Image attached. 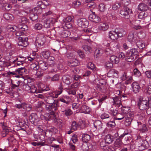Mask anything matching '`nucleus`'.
Listing matches in <instances>:
<instances>
[{
  "mask_svg": "<svg viewBox=\"0 0 151 151\" xmlns=\"http://www.w3.org/2000/svg\"><path fill=\"white\" fill-rule=\"evenodd\" d=\"M122 144V143L119 139H118L115 142L114 146L115 147V149H116L121 147Z\"/></svg>",
  "mask_w": 151,
  "mask_h": 151,
  "instance_id": "43",
  "label": "nucleus"
},
{
  "mask_svg": "<svg viewBox=\"0 0 151 151\" xmlns=\"http://www.w3.org/2000/svg\"><path fill=\"white\" fill-rule=\"evenodd\" d=\"M19 22L22 24H24L27 22V19L26 17H21L18 19Z\"/></svg>",
  "mask_w": 151,
  "mask_h": 151,
  "instance_id": "59",
  "label": "nucleus"
},
{
  "mask_svg": "<svg viewBox=\"0 0 151 151\" xmlns=\"http://www.w3.org/2000/svg\"><path fill=\"white\" fill-rule=\"evenodd\" d=\"M138 17L139 19H148V20L151 19L150 17L148 16L147 13L144 12H140L138 14Z\"/></svg>",
  "mask_w": 151,
  "mask_h": 151,
  "instance_id": "16",
  "label": "nucleus"
},
{
  "mask_svg": "<svg viewBox=\"0 0 151 151\" xmlns=\"http://www.w3.org/2000/svg\"><path fill=\"white\" fill-rule=\"evenodd\" d=\"M115 32L116 33L118 37H122L124 35L125 31L122 29L120 28H116L115 29Z\"/></svg>",
  "mask_w": 151,
  "mask_h": 151,
  "instance_id": "24",
  "label": "nucleus"
},
{
  "mask_svg": "<svg viewBox=\"0 0 151 151\" xmlns=\"http://www.w3.org/2000/svg\"><path fill=\"white\" fill-rule=\"evenodd\" d=\"M55 129V128H51L45 130V136L48 138L51 137L54 132V130Z\"/></svg>",
  "mask_w": 151,
  "mask_h": 151,
  "instance_id": "22",
  "label": "nucleus"
},
{
  "mask_svg": "<svg viewBox=\"0 0 151 151\" xmlns=\"http://www.w3.org/2000/svg\"><path fill=\"white\" fill-rule=\"evenodd\" d=\"M70 35V32L68 30H64L61 33V36L63 37H66Z\"/></svg>",
  "mask_w": 151,
  "mask_h": 151,
  "instance_id": "52",
  "label": "nucleus"
},
{
  "mask_svg": "<svg viewBox=\"0 0 151 151\" xmlns=\"http://www.w3.org/2000/svg\"><path fill=\"white\" fill-rule=\"evenodd\" d=\"M116 124L114 121H110L107 123L106 126L108 127H111L113 128L114 127Z\"/></svg>",
  "mask_w": 151,
  "mask_h": 151,
  "instance_id": "57",
  "label": "nucleus"
},
{
  "mask_svg": "<svg viewBox=\"0 0 151 151\" xmlns=\"http://www.w3.org/2000/svg\"><path fill=\"white\" fill-rule=\"evenodd\" d=\"M94 127L96 129H100L102 128V123L99 120H96L93 123Z\"/></svg>",
  "mask_w": 151,
  "mask_h": 151,
  "instance_id": "29",
  "label": "nucleus"
},
{
  "mask_svg": "<svg viewBox=\"0 0 151 151\" xmlns=\"http://www.w3.org/2000/svg\"><path fill=\"white\" fill-rule=\"evenodd\" d=\"M3 7L6 10H9L12 7V6L7 3H3Z\"/></svg>",
  "mask_w": 151,
  "mask_h": 151,
  "instance_id": "56",
  "label": "nucleus"
},
{
  "mask_svg": "<svg viewBox=\"0 0 151 151\" xmlns=\"http://www.w3.org/2000/svg\"><path fill=\"white\" fill-rule=\"evenodd\" d=\"M45 41V38L43 35H38L36 37V42L40 46L43 45Z\"/></svg>",
  "mask_w": 151,
  "mask_h": 151,
  "instance_id": "13",
  "label": "nucleus"
},
{
  "mask_svg": "<svg viewBox=\"0 0 151 151\" xmlns=\"http://www.w3.org/2000/svg\"><path fill=\"white\" fill-rule=\"evenodd\" d=\"M81 4V2L79 1H74L72 4V6L75 8H77Z\"/></svg>",
  "mask_w": 151,
  "mask_h": 151,
  "instance_id": "63",
  "label": "nucleus"
},
{
  "mask_svg": "<svg viewBox=\"0 0 151 151\" xmlns=\"http://www.w3.org/2000/svg\"><path fill=\"white\" fill-rule=\"evenodd\" d=\"M78 61L75 58L73 59L69 60L68 62V64L70 67L73 68L78 65Z\"/></svg>",
  "mask_w": 151,
  "mask_h": 151,
  "instance_id": "17",
  "label": "nucleus"
},
{
  "mask_svg": "<svg viewBox=\"0 0 151 151\" xmlns=\"http://www.w3.org/2000/svg\"><path fill=\"white\" fill-rule=\"evenodd\" d=\"M130 111V109L129 107L123 106L121 107V113L123 114L124 115L129 114V112Z\"/></svg>",
  "mask_w": 151,
  "mask_h": 151,
  "instance_id": "35",
  "label": "nucleus"
},
{
  "mask_svg": "<svg viewBox=\"0 0 151 151\" xmlns=\"http://www.w3.org/2000/svg\"><path fill=\"white\" fill-rule=\"evenodd\" d=\"M109 60L113 64H117L119 62V58L116 56L112 55L110 57Z\"/></svg>",
  "mask_w": 151,
  "mask_h": 151,
  "instance_id": "28",
  "label": "nucleus"
},
{
  "mask_svg": "<svg viewBox=\"0 0 151 151\" xmlns=\"http://www.w3.org/2000/svg\"><path fill=\"white\" fill-rule=\"evenodd\" d=\"M130 22L132 27L136 29H140L141 28L140 26L136 24V23L135 22V20H130Z\"/></svg>",
  "mask_w": 151,
  "mask_h": 151,
  "instance_id": "39",
  "label": "nucleus"
},
{
  "mask_svg": "<svg viewBox=\"0 0 151 151\" xmlns=\"http://www.w3.org/2000/svg\"><path fill=\"white\" fill-rule=\"evenodd\" d=\"M3 16L4 19L6 20H12L14 19V17L13 15L9 13H4L3 14Z\"/></svg>",
  "mask_w": 151,
  "mask_h": 151,
  "instance_id": "34",
  "label": "nucleus"
},
{
  "mask_svg": "<svg viewBox=\"0 0 151 151\" xmlns=\"http://www.w3.org/2000/svg\"><path fill=\"white\" fill-rule=\"evenodd\" d=\"M121 4L118 2H116L113 6L112 9L113 10H116L120 8Z\"/></svg>",
  "mask_w": 151,
  "mask_h": 151,
  "instance_id": "55",
  "label": "nucleus"
},
{
  "mask_svg": "<svg viewBox=\"0 0 151 151\" xmlns=\"http://www.w3.org/2000/svg\"><path fill=\"white\" fill-rule=\"evenodd\" d=\"M88 19L90 21L96 23L99 22L101 21L100 17L96 15L94 12L89 15Z\"/></svg>",
  "mask_w": 151,
  "mask_h": 151,
  "instance_id": "11",
  "label": "nucleus"
},
{
  "mask_svg": "<svg viewBox=\"0 0 151 151\" xmlns=\"http://www.w3.org/2000/svg\"><path fill=\"white\" fill-rule=\"evenodd\" d=\"M81 149L83 151H88V150H91L92 149V146L88 145L86 142L83 143L81 146Z\"/></svg>",
  "mask_w": 151,
  "mask_h": 151,
  "instance_id": "19",
  "label": "nucleus"
},
{
  "mask_svg": "<svg viewBox=\"0 0 151 151\" xmlns=\"http://www.w3.org/2000/svg\"><path fill=\"white\" fill-rule=\"evenodd\" d=\"M43 27L42 25L40 23H37L35 25L34 28L36 30H40Z\"/></svg>",
  "mask_w": 151,
  "mask_h": 151,
  "instance_id": "60",
  "label": "nucleus"
},
{
  "mask_svg": "<svg viewBox=\"0 0 151 151\" xmlns=\"http://www.w3.org/2000/svg\"><path fill=\"white\" fill-rule=\"evenodd\" d=\"M34 10V12L37 14H40L42 12V9L40 6L35 7Z\"/></svg>",
  "mask_w": 151,
  "mask_h": 151,
  "instance_id": "51",
  "label": "nucleus"
},
{
  "mask_svg": "<svg viewBox=\"0 0 151 151\" xmlns=\"http://www.w3.org/2000/svg\"><path fill=\"white\" fill-rule=\"evenodd\" d=\"M27 72V70L24 67H22L18 68L16 70V72L19 74L20 75H22Z\"/></svg>",
  "mask_w": 151,
  "mask_h": 151,
  "instance_id": "27",
  "label": "nucleus"
},
{
  "mask_svg": "<svg viewBox=\"0 0 151 151\" xmlns=\"http://www.w3.org/2000/svg\"><path fill=\"white\" fill-rule=\"evenodd\" d=\"M104 52L106 55H109L113 53V52L109 48H106L104 50Z\"/></svg>",
  "mask_w": 151,
  "mask_h": 151,
  "instance_id": "58",
  "label": "nucleus"
},
{
  "mask_svg": "<svg viewBox=\"0 0 151 151\" xmlns=\"http://www.w3.org/2000/svg\"><path fill=\"white\" fill-rule=\"evenodd\" d=\"M109 37L111 40H115L118 38V36L116 32H115V30L114 31H110L109 32Z\"/></svg>",
  "mask_w": 151,
  "mask_h": 151,
  "instance_id": "23",
  "label": "nucleus"
},
{
  "mask_svg": "<svg viewBox=\"0 0 151 151\" xmlns=\"http://www.w3.org/2000/svg\"><path fill=\"white\" fill-rule=\"evenodd\" d=\"M38 68L43 70H45L47 68V66L46 63L42 61H40L38 63Z\"/></svg>",
  "mask_w": 151,
  "mask_h": 151,
  "instance_id": "26",
  "label": "nucleus"
},
{
  "mask_svg": "<svg viewBox=\"0 0 151 151\" xmlns=\"http://www.w3.org/2000/svg\"><path fill=\"white\" fill-rule=\"evenodd\" d=\"M131 74L132 76L137 77H139L141 75L140 71L137 68H135L134 70L133 73H131Z\"/></svg>",
  "mask_w": 151,
  "mask_h": 151,
  "instance_id": "42",
  "label": "nucleus"
},
{
  "mask_svg": "<svg viewBox=\"0 0 151 151\" xmlns=\"http://www.w3.org/2000/svg\"><path fill=\"white\" fill-rule=\"evenodd\" d=\"M104 140L106 143L111 144L113 141V137L110 134H108L105 136Z\"/></svg>",
  "mask_w": 151,
  "mask_h": 151,
  "instance_id": "25",
  "label": "nucleus"
},
{
  "mask_svg": "<svg viewBox=\"0 0 151 151\" xmlns=\"http://www.w3.org/2000/svg\"><path fill=\"white\" fill-rule=\"evenodd\" d=\"M139 10L140 11H147L148 9V7L146 4L143 3L140 4L138 6Z\"/></svg>",
  "mask_w": 151,
  "mask_h": 151,
  "instance_id": "30",
  "label": "nucleus"
},
{
  "mask_svg": "<svg viewBox=\"0 0 151 151\" xmlns=\"http://www.w3.org/2000/svg\"><path fill=\"white\" fill-rule=\"evenodd\" d=\"M29 17L32 21H34L38 19V16L35 13H31L29 15Z\"/></svg>",
  "mask_w": 151,
  "mask_h": 151,
  "instance_id": "47",
  "label": "nucleus"
},
{
  "mask_svg": "<svg viewBox=\"0 0 151 151\" xmlns=\"http://www.w3.org/2000/svg\"><path fill=\"white\" fill-rule=\"evenodd\" d=\"M125 121V124L126 126H129L130 125L131 122L132 121V119H124V120Z\"/></svg>",
  "mask_w": 151,
  "mask_h": 151,
  "instance_id": "61",
  "label": "nucleus"
},
{
  "mask_svg": "<svg viewBox=\"0 0 151 151\" xmlns=\"http://www.w3.org/2000/svg\"><path fill=\"white\" fill-rule=\"evenodd\" d=\"M136 45L137 47L140 49H142L145 47L144 41L141 40L138 41L136 43Z\"/></svg>",
  "mask_w": 151,
  "mask_h": 151,
  "instance_id": "36",
  "label": "nucleus"
},
{
  "mask_svg": "<svg viewBox=\"0 0 151 151\" xmlns=\"http://www.w3.org/2000/svg\"><path fill=\"white\" fill-rule=\"evenodd\" d=\"M132 86L133 91L135 93H138L140 89V87L139 84L136 82H133L132 84Z\"/></svg>",
  "mask_w": 151,
  "mask_h": 151,
  "instance_id": "15",
  "label": "nucleus"
},
{
  "mask_svg": "<svg viewBox=\"0 0 151 151\" xmlns=\"http://www.w3.org/2000/svg\"><path fill=\"white\" fill-rule=\"evenodd\" d=\"M4 124H3V129L1 133V136L2 137H6L9 132V129H8L6 128H4Z\"/></svg>",
  "mask_w": 151,
  "mask_h": 151,
  "instance_id": "49",
  "label": "nucleus"
},
{
  "mask_svg": "<svg viewBox=\"0 0 151 151\" xmlns=\"http://www.w3.org/2000/svg\"><path fill=\"white\" fill-rule=\"evenodd\" d=\"M81 111L82 112L86 114L90 112L91 109L88 106L85 105H83L81 107Z\"/></svg>",
  "mask_w": 151,
  "mask_h": 151,
  "instance_id": "31",
  "label": "nucleus"
},
{
  "mask_svg": "<svg viewBox=\"0 0 151 151\" xmlns=\"http://www.w3.org/2000/svg\"><path fill=\"white\" fill-rule=\"evenodd\" d=\"M54 20L53 18H51L45 21L44 22V27L46 28H48L52 25V21Z\"/></svg>",
  "mask_w": 151,
  "mask_h": 151,
  "instance_id": "18",
  "label": "nucleus"
},
{
  "mask_svg": "<svg viewBox=\"0 0 151 151\" xmlns=\"http://www.w3.org/2000/svg\"><path fill=\"white\" fill-rule=\"evenodd\" d=\"M29 120L32 124L36 126L39 124L40 119L35 113H32L29 117Z\"/></svg>",
  "mask_w": 151,
  "mask_h": 151,
  "instance_id": "7",
  "label": "nucleus"
},
{
  "mask_svg": "<svg viewBox=\"0 0 151 151\" xmlns=\"http://www.w3.org/2000/svg\"><path fill=\"white\" fill-rule=\"evenodd\" d=\"M61 93V91H55L51 92L49 94L47 98V103L50 104H46L45 106V109L49 113L45 114L44 115H41L40 117L41 119L46 121L52 120L54 122L60 121L61 120L58 118V114L57 113L55 112L58 109L59 106V103L57 100L52 99L50 100V99L56 98Z\"/></svg>",
  "mask_w": 151,
  "mask_h": 151,
  "instance_id": "1",
  "label": "nucleus"
},
{
  "mask_svg": "<svg viewBox=\"0 0 151 151\" xmlns=\"http://www.w3.org/2000/svg\"><path fill=\"white\" fill-rule=\"evenodd\" d=\"M118 72L117 71L113 69L110 70L107 74L110 76L117 78L118 77Z\"/></svg>",
  "mask_w": 151,
  "mask_h": 151,
  "instance_id": "32",
  "label": "nucleus"
},
{
  "mask_svg": "<svg viewBox=\"0 0 151 151\" xmlns=\"http://www.w3.org/2000/svg\"><path fill=\"white\" fill-rule=\"evenodd\" d=\"M66 105H63L61 106V110L62 112H63L64 115L66 116H69L73 114L72 110L69 108H65Z\"/></svg>",
  "mask_w": 151,
  "mask_h": 151,
  "instance_id": "8",
  "label": "nucleus"
},
{
  "mask_svg": "<svg viewBox=\"0 0 151 151\" xmlns=\"http://www.w3.org/2000/svg\"><path fill=\"white\" fill-rule=\"evenodd\" d=\"M83 49L88 54L91 53L92 52V48L87 45H84L83 47Z\"/></svg>",
  "mask_w": 151,
  "mask_h": 151,
  "instance_id": "48",
  "label": "nucleus"
},
{
  "mask_svg": "<svg viewBox=\"0 0 151 151\" xmlns=\"http://www.w3.org/2000/svg\"><path fill=\"white\" fill-rule=\"evenodd\" d=\"M6 28L7 30L13 32L18 31L19 29L16 26L11 25H8Z\"/></svg>",
  "mask_w": 151,
  "mask_h": 151,
  "instance_id": "37",
  "label": "nucleus"
},
{
  "mask_svg": "<svg viewBox=\"0 0 151 151\" xmlns=\"http://www.w3.org/2000/svg\"><path fill=\"white\" fill-rule=\"evenodd\" d=\"M19 41L18 44L19 45L26 47L28 45V39L27 37L25 36L19 37L18 38Z\"/></svg>",
  "mask_w": 151,
  "mask_h": 151,
  "instance_id": "9",
  "label": "nucleus"
},
{
  "mask_svg": "<svg viewBox=\"0 0 151 151\" xmlns=\"http://www.w3.org/2000/svg\"><path fill=\"white\" fill-rule=\"evenodd\" d=\"M145 91L148 94H151V85H148L145 89Z\"/></svg>",
  "mask_w": 151,
  "mask_h": 151,
  "instance_id": "64",
  "label": "nucleus"
},
{
  "mask_svg": "<svg viewBox=\"0 0 151 151\" xmlns=\"http://www.w3.org/2000/svg\"><path fill=\"white\" fill-rule=\"evenodd\" d=\"M109 28L108 24L105 22L101 23L99 26V29L100 30L105 31L107 30Z\"/></svg>",
  "mask_w": 151,
  "mask_h": 151,
  "instance_id": "21",
  "label": "nucleus"
},
{
  "mask_svg": "<svg viewBox=\"0 0 151 151\" xmlns=\"http://www.w3.org/2000/svg\"><path fill=\"white\" fill-rule=\"evenodd\" d=\"M143 137L140 136H137V142H138L137 145L138 149L140 151H142L146 149L149 147V144L147 141L143 139Z\"/></svg>",
  "mask_w": 151,
  "mask_h": 151,
  "instance_id": "3",
  "label": "nucleus"
},
{
  "mask_svg": "<svg viewBox=\"0 0 151 151\" xmlns=\"http://www.w3.org/2000/svg\"><path fill=\"white\" fill-rule=\"evenodd\" d=\"M91 139V137L90 135L87 134H84L82 136V139L83 141L86 142L90 140Z\"/></svg>",
  "mask_w": 151,
  "mask_h": 151,
  "instance_id": "45",
  "label": "nucleus"
},
{
  "mask_svg": "<svg viewBox=\"0 0 151 151\" xmlns=\"http://www.w3.org/2000/svg\"><path fill=\"white\" fill-rule=\"evenodd\" d=\"M132 12L131 9L128 7H125L123 9L120 11V13L123 17L126 19H128L130 17L129 14H131Z\"/></svg>",
  "mask_w": 151,
  "mask_h": 151,
  "instance_id": "6",
  "label": "nucleus"
},
{
  "mask_svg": "<svg viewBox=\"0 0 151 151\" xmlns=\"http://www.w3.org/2000/svg\"><path fill=\"white\" fill-rule=\"evenodd\" d=\"M59 100L62 102L68 105L70 101L71 98L67 96H63L59 98Z\"/></svg>",
  "mask_w": 151,
  "mask_h": 151,
  "instance_id": "14",
  "label": "nucleus"
},
{
  "mask_svg": "<svg viewBox=\"0 0 151 151\" xmlns=\"http://www.w3.org/2000/svg\"><path fill=\"white\" fill-rule=\"evenodd\" d=\"M99 10L102 12H103L105 11V6L103 3H101L99 5Z\"/></svg>",
  "mask_w": 151,
  "mask_h": 151,
  "instance_id": "62",
  "label": "nucleus"
},
{
  "mask_svg": "<svg viewBox=\"0 0 151 151\" xmlns=\"http://www.w3.org/2000/svg\"><path fill=\"white\" fill-rule=\"evenodd\" d=\"M114 103L115 104H118L120 103L121 98L119 96H117L113 98Z\"/></svg>",
  "mask_w": 151,
  "mask_h": 151,
  "instance_id": "53",
  "label": "nucleus"
},
{
  "mask_svg": "<svg viewBox=\"0 0 151 151\" xmlns=\"http://www.w3.org/2000/svg\"><path fill=\"white\" fill-rule=\"evenodd\" d=\"M41 54L45 59H47L50 57V52L49 50H44L42 52Z\"/></svg>",
  "mask_w": 151,
  "mask_h": 151,
  "instance_id": "40",
  "label": "nucleus"
},
{
  "mask_svg": "<svg viewBox=\"0 0 151 151\" xmlns=\"http://www.w3.org/2000/svg\"><path fill=\"white\" fill-rule=\"evenodd\" d=\"M73 16H68L64 20L65 25L68 28H70L72 27V24L71 23L73 22Z\"/></svg>",
  "mask_w": 151,
  "mask_h": 151,
  "instance_id": "12",
  "label": "nucleus"
},
{
  "mask_svg": "<svg viewBox=\"0 0 151 151\" xmlns=\"http://www.w3.org/2000/svg\"><path fill=\"white\" fill-rule=\"evenodd\" d=\"M151 103V97L149 96L147 99H145L142 96H140L138 98L137 106L141 110L147 109L149 104Z\"/></svg>",
  "mask_w": 151,
  "mask_h": 151,
  "instance_id": "2",
  "label": "nucleus"
},
{
  "mask_svg": "<svg viewBox=\"0 0 151 151\" xmlns=\"http://www.w3.org/2000/svg\"><path fill=\"white\" fill-rule=\"evenodd\" d=\"M138 51V49L135 48H132L128 50L126 52V60L129 62L133 61L135 60L133 56L137 55Z\"/></svg>",
  "mask_w": 151,
  "mask_h": 151,
  "instance_id": "4",
  "label": "nucleus"
},
{
  "mask_svg": "<svg viewBox=\"0 0 151 151\" xmlns=\"http://www.w3.org/2000/svg\"><path fill=\"white\" fill-rule=\"evenodd\" d=\"M137 39V33L135 30L131 31L129 33L127 40L131 43L135 42Z\"/></svg>",
  "mask_w": 151,
  "mask_h": 151,
  "instance_id": "5",
  "label": "nucleus"
},
{
  "mask_svg": "<svg viewBox=\"0 0 151 151\" xmlns=\"http://www.w3.org/2000/svg\"><path fill=\"white\" fill-rule=\"evenodd\" d=\"M48 62L50 66H54L56 64L55 58L54 57H51L48 60Z\"/></svg>",
  "mask_w": 151,
  "mask_h": 151,
  "instance_id": "41",
  "label": "nucleus"
},
{
  "mask_svg": "<svg viewBox=\"0 0 151 151\" xmlns=\"http://www.w3.org/2000/svg\"><path fill=\"white\" fill-rule=\"evenodd\" d=\"M103 53V50L100 48L96 49L95 51V54L96 56L101 55Z\"/></svg>",
  "mask_w": 151,
  "mask_h": 151,
  "instance_id": "54",
  "label": "nucleus"
},
{
  "mask_svg": "<svg viewBox=\"0 0 151 151\" xmlns=\"http://www.w3.org/2000/svg\"><path fill=\"white\" fill-rule=\"evenodd\" d=\"M100 117L103 120L104 119L110 120L111 119V116H110L109 114L106 113L102 114L100 116Z\"/></svg>",
  "mask_w": 151,
  "mask_h": 151,
  "instance_id": "46",
  "label": "nucleus"
},
{
  "mask_svg": "<svg viewBox=\"0 0 151 151\" xmlns=\"http://www.w3.org/2000/svg\"><path fill=\"white\" fill-rule=\"evenodd\" d=\"M62 80L64 83L66 84H69L71 82V80L68 76H64L62 77Z\"/></svg>",
  "mask_w": 151,
  "mask_h": 151,
  "instance_id": "38",
  "label": "nucleus"
},
{
  "mask_svg": "<svg viewBox=\"0 0 151 151\" xmlns=\"http://www.w3.org/2000/svg\"><path fill=\"white\" fill-rule=\"evenodd\" d=\"M78 25L83 28L86 27L88 25V22L85 18H81L78 19L77 20Z\"/></svg>",
  "mask_w": 151,
  "mask_h": 151,
  "instance_id": "10",
  "label": "nucleus"
},
{
  "mask_svg": "<svg viewBox=\"0 0 151 151\" xmlns=\"http://www.w3.org/2000/svg\"><path fill=\"white\" fill-rule=\"evenodd\" d=\"M26 87L27 88H28L30 89V91H28L29 92L33 93H38V91L37 90V87L34 85H32L30 86L29 85H26Z\"/></svg>",
  "mask_w": 151,
  "mask_h": 151,
  "instance_id": "33",
  "label": "nucleus"
},
{
  "mask_svg": "<svg viewBox=\"0 0 151 151\" xmlns=\"http://www.w3.org/2000/svg\"><path fill=\"white\" fill-rule=\"evenodd\" d=\"M113 115L115 116L114 117L115 119L118 120H120L122 119L123 120L125 116V115L121 113V112L120 113H113Z\"/></svg>",
  "mask_w": 151,
  "mask_h": 151,
  "instance_id": "20",
  "label": "nucleus"
},
{
  "mask_svg": "<svg viewBox=\"0 0 151 151\" xmlns=\"http://www.w3.org/2000/svg\"><path fill=\"white\" fill-rule=\"evenodd\" d=\"M79 127V125L75 121H73L72 122L70 127L71 130L74 131L77 129V128Z\"/></svg>",
  "mask_w": 151,
  "mask_h": 151,
  "instance_id": "44",
  "label": "nucleus"
},
{
  "mask_svg": "<svg viewBox=\"0 0 151 151\" xmlns=\"http://www.w3.org/2000/svg\"><path fill=\"white\" fill-rule=\"evenodd\" d=\"M96 4L93 2L89 3L87 5V8L88 9H90L91 11L93 9L96 8Z\"/></svg>",
  "mask_w": 151,
  "mask_h": 151,
  "instance_id": "50",
  "label": "nucleus"
}]
</instances>
